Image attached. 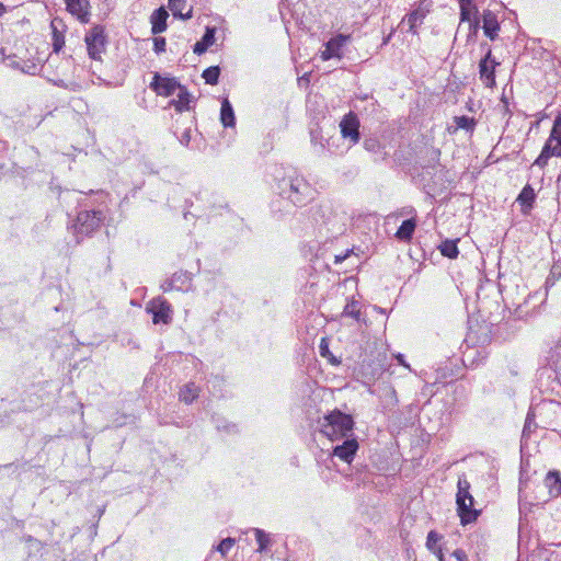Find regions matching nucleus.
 <instances>
[{
	"label": "nucleus",
	"mask_w": 561,
	"mask_h": 561,
	"mask_svg": "<svg viewBox=\"0 0 561 561\" xmlns=\"http://www.w3.org/2000/svg\"><path fill=\"white\" fill-rule=\"evenodd\" d=\"M149 87L157 95L171 96L180 87V82L175 78L162 77L156 72Z\"/></svg>",
	"instance_id": "10"
},
{
	"label": "nucleus",
	"mask_w": 561,
	"mask_h": 561,
	"mask_svg": "<svg viewBox=\"0 0 561 561\" xmlns=\"http://www.w3.org/2000/svg\"><path fill=\"white\" fill-rule=\"evenodd\" d=\"M348 255V251L344 254V255H336L335 256V263H341L342 261H344Z\"/></svg>",
	"instance_id": "46"
},
{
	"label": "nucleus",
	"mask_w": 561,
	"mask_h": 561,
	"mask_svg": "<svg viewBox=\"0 0 561 561\" xmlns=\"http://www.w3.org/2000/svg\"><path fill=\"white\" fill-rule=\"evenodd\" d=\"M146 311L152 314V322L154 324H168L172 321V307L169 301L161 296L151 299L147 304Z\"/></svg>",
	"instance_id": "6"
},
{
	"label": "nucleus",
	"mask_w": 561,
	"mask_h": 561,
	"mask_svg": "<svg viewBox=\"0 0 561 561\" xmlns=\"http://www.w3.org/2000/svg\"><path fill=\"white\" fill-rule=\"evenodd\" d=\"M161 289L167 293V291H170V290H175V287H173V285L171 284V278L164 280L162 284H161Z\"/></svg>",
	"instance_id": "42"
},
{
	"label": "nucleus",
	"mask_w": 561,
	"mask_h": 561,
	"mask_svg": "<svg viewBox=\"0 0 561 561\" xmlns=\"http://www.w3.org/2000/svg\"><path fill=\"white\" fill-rule=\"evenodd\" d=\"M215 42V28L207 27L202 39L194 45V53L197 55L204 54L209 46Z\"/></svg>",
	"instance_id": "23"
},
{
	"label": "nucleus",
	"mask_w": 561,
	"mask_h": 561,
	"mask_svg": "<svg viewBox=\"0 0 561 561\" xmlns=\"http://www.w3.org/2000/svg\"><path fill=\"white\" fill-rule=\"evenodd\" d=\"M460 5V21L470 22L471 15L478 13V9L472 0H458Z\"/></svg>",
	"instance_id": "27"
},
{
	"label": "nucleus",
	"mask_w": 561,
	"mask_h": 561,
	"mask_svg": "<svg viewBox=\"0 0 561 561\" xmlns=\"http://www.w3.org/2000/svg\"><path fill=\"white\" fill-rule=\"evenodd\" d=\"M253 531L255 534L256 542L259 546L257 551H260V552L266 551L271 543L268 535L264 530L259 529V528H254Z\"/></svg>",
	"instance_id": "32"
},
{
	"label": "nucleus",
	"mask_w": 561,
	"mask_h": 561,
	"mask_svg": "<svg viewBox=\"0 0 561 561\" xmlns=\"http://www.w3.org/2000/svg\"><path fill=\"white\" fill-rule=\"evenodd\" d=\"M168 7L172 11L174 16H179L183 20L192 18V9H190L187 13H183V10L186 7L185 0H169Z\"/></svg>",
	"instance_id": "28"
},
{
	"label": "nucleus",
	"mask_w": 561,
	"mask_h": 561,
	"mask_svg": "<svg viewBox=\"0 0 561 561\" xmlns=\"http://www.w3.org/2000/svg\"><path fill=\"white\" fill-rule=\"evenodd\" d=\"M453 556H454L458 561H469V560H468V556H467V553H466L462 549H456V550L453 552Z\"/></svg>",
	"instance_id": "41"
},
{
	"label": "nucleus",
	"mask_w": 561,
	"mask_h": 561,
	"mask_svg": "<svg viewBox=\"0 0 561 561\" xmlns=\"http://www.w3.org/2000/svg\"><path fill=\"white\" fill-rule=\"evenodd\" d=\"M88 54L94 60H101L106 50L107 36L103 25L92 26L84 36Z\"/></svg>",
	"instance_id": "5"
},
{
	"label": "nucleus",
	"mask_w": 561,
	"mask_h": 561,
	"mask_svg": "<svg viewBox=\"0 0 561 561\" xmlns=\"http://www.w3.org/2000/svg\"><path fill=\"white\" fill-rule=\"evenodd\" d=\"M435 554H436L438 561H445V558H444V554H443L440 548H438L437 551H435Z\"/></svg>",
	"instance_id": "47"
},
{
	"label": "nucleus",
	"mask_w": 561,
	"mask_h": 561,
	"mask_svg": "<svg viewBox=\"0 0 561 561\" xmlns=\"http://www.w3.org/2000/svg\"><path fill=\"white\" fill-rule=\"evenodd\" d=\"M178 90V100H173L172 104L178 112L187 111L190 108L191 94L188 93L187 89L181 84Z\"/></svg>",
	"instance_id": "24"
},
{
	"label": "nucleus",
	"mask_w": 561,
	"mask_h": 561,
	"mask_svg": "<svg viewBox=\"0 0 561 561\" xmlns=\"http://www.w3.org/2000/svg\"><path fill=\"white\" fill-rule=\"evenodd\" d=\"M179 397L181 401L190 404L198 397V387L194 382H188L181 388Z\"/></svg>",
	"instance_id": "26"
},
{
	"label": "nucleus",
	"mask_w": 561,
	"mask_h": 561,
	"mask_svg": "<svg viewBox=\"0 0 561 561\" xmlns=\"http://www.w3.org/2000/svg\"><path fill=\"white\" fill-rule=\"evenodd\" d=\"M5 11V8L4 5L0 2V16L4 13Z\"/></svg>",
	"instance_id": "50"
},
{
	"label": "nucleus",
	"mask_w": 561,
	"mask_h": 561,
	"mask_svg": "<svg viewBox=\"0 0 561 561\" xmlns=\"http://www.w3.org/2000/svg\"><path fill=\"white\" fill-rule=\"evenodd\" d=\"M169 18L168 11L161 7L156 9L150 15L151 33L153 35L160 34L167 30V20Z\"/></svg>",
	"instance_id": "16"
},
{
	"label": "nucleus",
	"mask_w": 561,
	"mask_h": 561,
	"mask_svg": "<svg viewBox=\"0 0 561 561\" xmlns=\"http://www.w3.org/2000/svg\"><path fill=\"white\" fill-rule=\"evenodd\" d=\"M536 194L534 188L527 184L523 187L522 192L517 196V202L520 205V210L524 215H528L534 207Z\"/></svg>",
	"instance_id": "17"
},
{
	"label": "nucleus",
	"mask_w": 561,
	"mask_h": 561,
	"mask_svg": "<svg viewBox=\"0 0 561 561\" xmlns=\"http://www.w3.org/2000/svg\"><path fill=\"white\" fill-rule=\"evenodd\" d=\"M425 14L420 10H414L408 15L409 32L417 34V26L422 24Z\"/></svg>",
	"instance_id": "30"
},
{
	"label": "nucleus",
	"mask_w": 561,
	"mask_h": 561,
	"mask_svg": "<svg viewBox=\"0 0 561 561\" xmlns=\"http://www.w3.org/2000/svg\"><path fill=\"white\" fill-rule=\"evenodd\" d=\"M320 354L322 357H327L329 358L332 363L334 364H337L339 362L332 356L330 350H329V345L328 343L325 342L324 339L321 340V343H320Z\"/></svg>",
	"instance_id": "36"
},
{
	"label": "nucleus",
	"mask_w": 561,
	"mask_h": 561,
	"mask_svg": "<svg viewBox=\"0 0 561 561\" xmlns=\"http://www.w3.org/2000/svg\"><path fill=\"white\" fill-rule=\"evenodd\" d=\"M67 10L76 15L81 22H88L89 0H65Z\"/></svg>",
	"instance_id": "15"
},
{
	"label": "nucleus",
	"mask_w": 561,
	"mask_h": 561,
	"mask_svg": "<svg viewBox=\"0 0 561 561\" xmlns=\"http://www.w3.org/2000/svg\"><path fill=\"white\" fill-rule=\"evenodd\" d=\"M364 148L368 151V152H371L374 153L376 157H375V161H378V160H383L386 158V152L383 151V147L381 146V144L379 142L378 139L376 138H366L364 140Z\"/></svg>",
	"instance_id": "25"
},
{
	"label": "nucleus",
	"mask_w": 561,
	"mask_h": 561,
	"mask_svg": "<svg viewBox=\"0 0 561 561\" xmlns=\"http://www.w3.org/2000/svg\"><path fill=\"white\" fill-rule=\"evenodd\" d=\"M360 310H359V304L356 300H353L344 307L343 316L351 317L356 320L359 319Z\"/></svg>",
	"instance_id": "33"
},
{
	"label": "nucleus",
	"mask_w": 561,
	"mask_h": 561,
	"mask_svg": "<svg viewBox=\"0 0 561 561\" xmlns=\"http://www.w3.org/2000/svg\"><path fill=\"white\" fill-rule=\"evenodd\" d=\"M457 242H458V240H449V239L443 241L438 248L442 255H444L448 259H456L459 254Z\"/></svg>",
	"instance_id": "29"
},
{
	"label": "nucleus",
	"mask_w": 561,
	"mask_h": 561,
	"mask_svg": "<svg viewBox=\"0 0 561 561\" xmlns=\"http://www.w3.org/2000/svg\"><path fill=\"white\" fill-rule=\"evenodd\" d=\"M236 540L233 538H226L220 541V543L217 546V551L221 553L222 557H225L228 551L233 547Z\"/></svg>",
	"instance_id": "35"
},
{
	"label": "nucleus",
	"mask_w": 561,
	"mask_h": 561,
	"mask_svg": "<svg viewBox=\"0 0 561 561\" xmlns=\"http://www.w3.org/2000/svg\"><path fill=\"white\" fill-rule=\"evenodd\" d=\"M529 427H531V424H530L529 415H527L526 423H525V426H524V433H525Z\"/></svg>",
	"instance_id": "48"
},
{
	"label": "nucleus",
	"mask_w": 561,
	"mask_h": 561,
	"mask_svg": "<svg viewBox=\"0 0 561 561\" xmlns=\"http://www.w3.org/2000/svg\"><path fill=\"white\" fill-rule=\"evenodd\" d=\"M278 194L297 207L309 204L316 195L312 185L294 169L284 171L283 176L276 178Z\"/></svg>",
	"instance_id": "1"
},
{
	"label": "nucleus",
	"mask_w": 561,
	"mask_h": 561,
	"mask_svg": "<svg viewBox=\"0 0 561 561\" xmlns=\"http://www.w3.org/2000/svg\"><path fill=\"white\" fill-rule=\"evenodd\" d=\"M319 423L320 432L332 442L354 436L353 430L355 422L352 415L343 413L337 409L324 415Z\"/></svg>",
	"instance_id": "2"
},
{
	"label": "nucleus",
	"mask_w": 561,
	"mask_h": 561,
	"mask_svg": "<svg viewBox=\"0 0 561 561\" xmlns=\"http://www.w3.org/2000/svg\"><path fill=\"white\" fill-rule=\"evenodd\" d=\"M30 69H31V67H30L27 70H25L24 68H22V71H23V72H26V73H31ZM32 69H35V65H32Z\"/></svg>",
	"instance_id": "52"
},
{
	"label": "nucleus",
	"mask_w": 561,
	"mask_h": 561,
	"mask_svg": "<svg viewBox=\"0 0 561 561\" xmlns=\"http://www.w3.org/2000/svg\"><path fill=\"white\" fill-rule=\"evenodd\" d=\"M545 485L549 491V494L557 497L561 494V477L556 470L549 471L545 478Z\"/></svg>",
	"instance_id": "21"
},
{
	"label": "nucleus",
	"mask_w": 561,
	"mask_h": 561,
	"mask_svg": "<svg viewBox=\"0 0 561 561\" xmlns=\"http://www.w3.org/2000/svg\"><path fill=\"white\" fill-rule=\"evenodd\" d=\"M433 169H442L440 164L434 165Z\"/></svg>",
	"instance_id": "53"
},
{
	"label": "nucleus",
	"mask_w": 561,
	"mask_h": 561,
	"mask_svg": "<svg viewBox=\"0 0 561 561\" xmlns=\"http://www.w3.org/2000/svg\"><path fill=\"white\" fill-rule=\"evenodd\" d=\"M350 35L337 34L336 36L330 38L325 43L324 50L321 51L322 60L327 61L334 57H341V49L343 46L350 41Z\"/></svg>",
	"instance_id": "11"
},
{
	"label": "nucleus",
	"mask_w": 561,
	"mask_h": 561,
	"mask_svg": "<svg viewBox=\"0 0 561 561\" xmlns=\"http://www.w3.org/2000/svg\"><path fill=\"white\" fill-rule=\"evenodd\" d=\"M453 122L455 126H449L447 128L449 134H456L457 130L459 129H463L469 134H473L477 126V121L473 117H469L466 115L455 116Z\"/></svg>",
	"instance_id": "18"
},
{
	"label": "nucleus",
	"mask_w": 561,
	"mask_h": 561,
	"mask_svg": "<svg viewBox=\"0 0 561 561\" xmlns=\"http://www.w3.org/2000/svg\"><path fill=\"white\" fill-rule=\"evenodd\" d=\"M458 492L456 503L458 506V514L463 525L469 524L477 519L478 512L472 508L474 500L470 494V483L465 477L458 479Z\"/></svg>",
	"instance_id": "3"
},
{
	"label": "nucleus",
	"mask_w": 561,
	"mask_h": 561,
	"mask_svg": "<svg viewBox=\"0 0 561 561\" xmlns=\"http://www.w3.org/2000/svg\"><path fill=\"white\" fill-rule=\"evenodd\" d=\"M220 121L225 127H233L236 124L233 107L228 99L221 102Z\"/></svg>",
	"instance_id": "22"
},
{
	"label": "nucleus",
	"mask_w": 561,
	"mask_h": 561,
	"mask_svg": "<svg viewBox=\"0 0 561 561\" xmlns=\"http://www.w3.org/2000/svg\"><path fill=\"white\" fill-rule=\"evenodd\" d=\"M392 34L390 33L388 36H386L382 41V45H387L391 38Z\"/></svg>",
	"instance_id": "49"
},
{
	"label": "nucleus",
	"mask_w": 561,
	"mask_h": 561,
	"mask_svg": "<svg viewBox=\"0 0 561 561\" xmlns=\"http://www.w3.org/2000/svg\"><path fill=\"white\" fill-rule=\"evenodd\" d=\"M188 215H190L188 213H185L184 218L187 219Z\"/></svg>",
	"instance_id": "54"
},
{
	"label": "nucleus",
	"mask_w": 561,
	"mask_h": 561,
	"mask_svg": "<svg viewBox=\"0 0 561 561\" xmlns=\"http://www.w3.org/2000/svg\"><path fill=\"white\" fill-rule=\"evenodd\" d=\"M439 540H440V536L435 530H431L427 534V538H426L427 549L435 553V551H437V549H438L436 547V545Z\"/></svg>",
	"instance_id": "34"
},
{
	"label": "nucleus",
	"mask_w": 561,
	"mask_h": 561,
	"mask_svg": "<svg viewBox=\"0 0 561 561\" xmlns=\"http://www.w3.org/2000/svg\"><path fill=\"white\" fill-rule=\"evenodd\" d=\"M170 278L175 290L188 291L192 287V274L188 272H175Z\"/></svg>",
	"instance_id": "20"
},
{
	"label": "nucleus",
	"mask_w": 561,
	"mask_h": 561,
	"mask_svg": "<svg viewBox=\"0 0 561 561\" xmlns=\"http://www.w3.org/2000/svg\"><path fill=\"white\" fill-rule=\"evenodd\" d=\"M396 358H397V360H398V363H399L400 365H403V366H405V367H409V365L404 362V356H403L402 354H398V355L396 356Z\"/></svg>",
	"instance_id": "45"
},
{
	"label": "nucleus",
	"mask_w": 561,
	"mask_h": 561,
	"mask_svg": "<svg viewBox=\"0 0 561 561\" xmlns=\"http://www.w3.org/2000/svg\"><path fill=\"white\" fill-rule=\"evenodd\" d=\"M359 119L354 112L345 114L340 122L341 135L344 139H348L351 145L358 144L360 139Z\"/></svg>",
	"instance_id": "8"
},
{
	"label": "nucleus",
	"mask_w": 561,
	"mask_h": 561,
	"mask_svg": "<svg viewBox=\"0 0 561 561\" xmlns=\"http://www.w3.org/2000/svg\"><path fill=\"white\" fill-rule=\"evenodd\" d=\"M53 51L58 54L65 45V25L61 20L54 19L50 22Z\"/></svg>",
	"instance_id": "14"
},
{
	"label": "nucleus",
	"mask_w": 561,
	"mask_h": 561,
	"mask_svg": "<svg viewBox=\"0 0 561 561\" xmlns=\"http://www.w3.org/2000/svg\"><path fill=\"white\" fill-rule=\"evenodd\" d=\"M167 42L164 37L157 36L153 38V50L156 54L165 51Z\"/></svg>",
	"instance_id": "37"
},
{
	"label": "nucleus",
	"mask_w": 561,
	"mask_h": 561,
	"mask_svg": "<svg viewBox=\"0 0 561 561\" xmlns=\"http://www.w3.org/2000/svg\"><path fill=\"white\" fill-rule=\"evenodd\" d=\"M480 28V21L478 18L472 19V21L469 22V34L468 38L471 36H476Z\"/></svg>",
	"instance_id": "40"
},
{
	"label": "nucleus",
	"mask_w": 561,
	"mask_h": 561,
	"mask_svg": "<svg viewBox=\"0 0 561 561\" xmlns=\"http://www.w3.org/2000/svg\"><path fill=\"white\" fill-rule=\"evenodd\" d=\"M58 87H62V88H66V83L64 82V80H60L59 82L56 83Z\"/></svg>",
	"instance_id": "51"
},
{
	"label": "nucleus",
	"mask_w": 561,
	"mask_h": 561,
	"mask_svg": "<svg viewBox=\"0 0 561 561\" xmlns=\"http://www.w3.org/2000/svg\"><path fill=\"white\" fill-rule=\"evenodd\" d=\"M416 225H417V221H416V218H414V217H411V218L404 220L398 228L394 237L400 241L410 242L414 234Z\"/></svg>",
	"instance_id": "19"
},
{
	"label": "nucleus",
	"mask_w": 561,
	"mask_h": 561,
	"mask_svg": "<svg viewBox=\"0 0 561 561\" xmlns=\"http://www.w3.org/2000/svg\"><path fill=\"white\" fill-rule=\"evenodd\" d=\"M220 76V68L219 66H210L206 68L203 73L202 78L205 80L207 84L215 85L218 83V79Z\"/></svg>",
	"instance_id": "31"
},
{
	"label": "nucleus",
	"mask_w": 561,
	"mask_h": 561,
	"mask_svg": "<svg viewBox=\"0 0 561 561\" xmlns=\"http://www.w3.org/2000/svg\"><path fill=\"white\" fill-rule=\"evenodd\" d=\"M491 56V48L488 47L485 56L480 60L479 64L480 79L486 87H492L495 84L494 67L497 65V62L492 60Z\"/></svg>",
	"instance_id": "12"
},
{
	"label": "nucleus",
	"mask_w": 561,
	"mask_h": 561,
	"mask_svg": "<svg viewBox=\"0 0 561 561\" xmlns=\"http://www.w3.org/2000/svg\"><path fill=\"white\" fill-rule=\"evenodd\" d=\"M190 140H191V136H190V131H185L182 137H181V144L184 145V146H188L190 144Z\"/></svg>",
	"instance_id": "43"
},
{
	"label": "nucleus",
	"mask_w": 561,
	"mask_h": 561,
	"mask_svg": "<svg viewBox=\"0 0 561 561\" xmlns=\"http://www.w3.org/2000/svg\"><path fill=\"white\" fill-rule=\"evenodd\" d=\"M551 157H561V136L552 138V134L549 135L540 154L535 160L534 165L543 169L548 164V161Z\"/></svg>",
	"instance_id": "9"
},
{
	"label": "nucleus",
	"mask_w": 561,
	"mask_h": 561,
	"mask_svg": "<svg viewBox=\"0 0 561 561\" xmlns=\"http://www.w3.org/2000/svg\"><path fill=\"white\" fill-rule=\"evenodd\" d=\"M404 215H410L414 218H416V210L413 207H407L403 209Z\"/></svg>",
	"instance_id": "44"
},
{
	"label": "nucleus",
	"mask_w": 561,
	"mask_h": 561,
	"mask_svg": "<svg viewBox=\"0 0 561 561\" xmlns=\"http://www.w3.org/2000/svg\"><path fill=\"white\" fill-rule=\"evenodd\" d=\"M358 448L359 445L357 438L354 436H350L342 439L341 444H337L333 447L331 456L333 458H337L339 460L347 465H351Z\"/></svg>",
	"instance_id": "7"
},
{
	"label": "nucleus",
	"mask_w": 561,
	"mask_h": 561,
	"mask_svg": "<svg viewBox=\"0 0 561 561\" xmlns=\"http://www.w3.org/2000/svg\"><path fill=\"white\" fill-rule=\"evenodd\" d=\"M483 20V32L485 36H488L491 41H494L497 37V32L500 31V23L497 21V16L491 10H485L482 14Z\"/></svg>",
	"instance_id": "13"
},
{
	"label": "nucleus",
	"mask_w": 561,
	"mask_h": 561,
	"mask_svg": "<svg viewBox=\"0 0 561 561\" xmlns=\"http://www.w3.org/2000/svg\"><path fill=\"white\" fill-rule=\"evenodd\" d=\"M105 216L102 210H83L77 215L75 224L71 226L77 241L92 234L103 222Z\"/></svg>",
	"instance_id": "4"
},
{
	"label": "nucleus",
	"mask_w": 561,
	"mask_h": 561,
	"mask_svg": "<svg viewBox=\"0 0 561 561\" xmlns=\"http://www.w3.org/2000/svg\"><path fill=\"white\" fill-rule=\"evenodd\" d=\"M550 134H552V138L561 137V112L557 115Z\"/></svg>",
	"instance_id": "39"
},
{
	"label": "nucleus",
	"mask_w": 561,
	"mask_h": 561,
	"mask_svg": "<svg viewBox=\"0 0 561 561\" xmlns=\"http://www.w3.org/2000/svg\"><path fill=\"white\" fill-rule=\"evenodd\" d=\"M501 103L502 104L499 106V111L502 113L503 116H507V118H511L512 112L510 110V104L505 95H502Z\"/></svg>",
	"instance_id": "38"
}]
</instances>
